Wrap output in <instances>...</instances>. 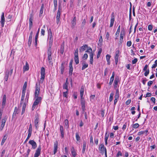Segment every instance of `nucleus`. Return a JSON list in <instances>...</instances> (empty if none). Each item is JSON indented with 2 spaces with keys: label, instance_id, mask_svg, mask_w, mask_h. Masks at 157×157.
Listing matches in <instances>:
<instances>
[{
  "label": "nucleus",
  "instance_id": "nucleus-52",
  "mask_svg": "<svg viewBox=\"0 0 157 157\" xmlns=\"http://www.w3.org/2000/svg\"><path fill=\"white\" fill-rule=\"evenodd\" d=\"M64 123L65 126L67 127V128L69 127V124L68 121L67 119H66L64 121Z\"/></svg>",
  "mask_w": 157,
  "mask_h": 157
},
{
  "label": "nucleus",
  "instance_id": "nucleus-40",
  "mask_svg": "<svg viewBox=\"0 0 157 157\" xmlns=\"http://www.w3.org/2000/svg\"><path fill=\"white\" fill-rule=\"evenodd\" d=\"M125 35V33L124 31H121L120 33V38L123 39L124 36Z\"/></svg>",
  "mask_w": 157,
  "mask_h": 157
},
{
  "label": "nucleus",
  "instance_id": "nucleus-27",
  "mask_svg": "<svg viewBox=\"0 0 157 157\" xmlns=\"http://www.w3.org/2000/svg\"><path fill=\"white\" fill-rule=\"evenodd\" d=\"M71 151L72 155L74 157H75L76 154V152L74 148V147H72L71 149Z\"/></svg>",
  "mask_w": 157,
  "mask_h": 157
},
{
  "label": "nucleus",
  "instance_id": "nucleus-35",
  "mask_svg": "<svg viewBox=\"0 0 157 157\" xmlns=\"http://www.w3.org/2000/svg\"><path fill=\"white\" fill-rule=\"evenodd\" d=\"M73 71V67H69V74L70 75H71Z\"/></svg>",
  "mask_w": 157,
  "mask_h": 157
},
{
  "label": "nucleus",
  "instance_id": "nucleus-57",
  "mask_svg": "<svg viewBox=\"0 0 157 157\" xmlns=\"http://www.w3.org/2000/svg\"><path fill=\"white\" fill-rule=\"evenodd\" d=\"M146 71L144 73V75L145 76H147V75L149 74V69H147L146 71Z\"/></svg>",
  "mask_w": 157,
  "mask_h": 157
},
{
  "label": "nucleus",
  "instance_id": "nucleus-22",
  "mask_svg": "<svg viewBox=\"0 0 157 157\" xmlns=\"http://www.w3.org/2000/svg\"><path fill=\"white\" fill-rule=\"evenodd\" d=\"M88 47V46L86 44H84L82 47H81L79 49V51L81 52H83L84 51L86 48Z\"/></svg>",
  "mask_w": 157,
  "mask_h": 157
},
{
  "label": "nucleus",
  "instance_id": "nucleus-4",
  "mask_svg": "<svg viewBox=\"0 0 157 157\" xmlns=\"http://www.w3.org/2000/svg\"><path fill=\"white\" fill-rule=\"evenodd\" d=\"M61 8L60 6V5L59 4L58 9V11L56 15V23L57 24H58L59 22L60 21V15L61 14Z\"/></svg>",
  "mask_w": 157,
  "mask_h": 157
},
{
  "label": "nucleus",
  "instance_id": "nucleus-38",
  "mask_svg": "<svg viewBox=\"0 0 157 157\" xmlns=\"http://www.w3.org/2000/svg\"><path fill=\"white\" fill-rule=\"evenodd\" d=\"M30 15L31 16V17H30V18L29 19V25H33V19L32 18V15L31 14Z\"/></svg>",
  "mask_w": 157,
  "mask_h": 157
},
{
  "label": "nucleus",
  "instance_id": "nucleus-46",
  "mask_svg": "<svg viewBox=\"0 0 157 157\" xmlns=\"http://www.w3.org/2000/svg\"><path fill=\"white\" fill-rule=\"evenodd\" d=\"M119 90L117 89L116 90V95L115 97L119 98Z\"/></svg>",
  "mask_w": 157,
  "mask_h": 157
},
{
  "label": "nucleus",
  "instance_id": "nucleus-29",
  "mask_svg": "<svg viewBox=\"0 0 157 157\" xmlns=\"http://www.w3.org/2000/svg\"><path fill=\"white\" fill-rule=\"evenodd\" d=\"M86 143L84 141L83 142V146L82 150V152L83 153H84L86 148Z\"/></svg>",
  "mask_w": 157,
  "mask_h": 157
},
{
  "label": "nucleus",
  "instance_id": "nucleus-1",
  "mask_svg": "<svg viewBox=\"0 0 157 157\" xmlns=\"http://www.w3.org/2000/svg\"><path fill=\"white\" fill-rule=\"evenodd\" d=\"M35 100L33 104L32 109L33 110L36 107V106L38 105L40 103H41L42 100V98L41 97H34Z\"/></svg>",
  "mask_w": 157,
  "mask_h": 157
},
{
  "label": "nucleus",
  "instance_id": "nucleus-54",
  "mask_svg": "<svg viewBox=\"0 0 157 157\" xmlns=\"http://www.w3.org/2000/svg\"><path fill=\"white\" fill-rule=\"evenodd\" d=\"M122 153L120 151H119L118 152L117 155L116 157H119L120 156H121L122 155Z\"/></svg>",
  "mask_w": 157,
  "mask_h": 157
},
{
  "label": "nucleus",
  "instance_id": "nucleus-15",
  "mask_svg": "<svg viewBox=\"0 0 157 157\" xmlns=\"http://www.w3.org/2000/svg\"><path fill=\"white\" fill-rule=\"evenodd\" d=\"M82 70H83L85 68L87 67H88V65L86 63V62L84 61H83L82 62Z\"/></svg>",
  "mask_w": 157,
  "mask_h": 157
},
{
  "label": "nucleus",
  "instance_id": "nucleus-14",
  "mask_svg": "<svg viewBox=\"0 0 157 157\" xmlns=\"http://www.w3.org/2000/svg\"><path fill=\"white\" fill-rule=\"evenodd\" d=\"M76 17H75L71 21V27L73 29L75 25L76 24Z\"/></svg>",
  "mask_w": 157,
  "mask_h": 157
},
{
  "label": "nucleus",
  "instance_id": "nucleus-51",
  "mask_svg": "<svg viewBox=\"0 0 157 157\" xmlns=\"http://www.w3.org/2000/svg\"><path fill=\"white\" fill-rule=\"evenodd\" d=\"M25 95L22 94L21 98V101L20 105H21V104H22L23 103L24 100L25 98Z\"/></svg>",
  "mask_w": 157,
  "mask_h": 157
},
{
  "label": "nucleus",
  "instance_id": "nucleus-9",
  "mask_svg": "<svg viewBox=\"0 0 157 157\" xmlns=\"http://www.w3.org/2000/svg\"><path fill=\"white\" fill-rule=\"evenodd\" d=\"M5 18L4 17V12H2V14L1 16V19L0 21V22L1 25V27L3 28L5 22Z\"/></svg>",
  "mask_w": 157,
  "mask_h": 157
},
{
  "label": "nucleus",
  "instance_id": "nucleus-18",
  "mask_svg": "<svg viewBox=\"0 0 157 157\" xmlns=\"http://www.w3.org/2000/svg\"><path fill=\"white\" fill-rule=\"evenodd\" d=\"M6 121V118L2 119V124L0 127L1 130H2L3 129Z\"/></svg>",
  "mask_w": 157,
  "mask_h": 157
},
{
  "label": "nucleus",
  "instance_id": "nucleus-50",
  "mask_svg": "<svg viewBox=\"0 0 157 157\" xmlns=\"http://www.w3.org/2000/svg\"><path fill=\"white\" fill-rule=\"evenodd\" d=\"M74 59H75V62L76 64H78V63H79L78 57H76V58L75 57Z\"/></svg>",
  "mask_w": 157,
  "mask_h": 157
},
{
  "label": "nucleus",
  "instance_id": "nucleus-21",
  "mask_svg": "<svg viewBox=\"0 0 157 157\" xmlns=\"http://www.w3.org/2000/svg\"><path fill=\"white\" fill-rule=\"evenodd\" d=\"M148 132V130H146L144 131H141L139 132L138 133V135H141L142 134H145L146 136L147 135V133Z\"/></svg>",
  "mask_w": 157,
  "mask_h": 157
},
{
  "label": "nucleus",
  "instance_id": "nucleus-48",
  "mask_svg": "<svg viewBox=\"0 0 157 157\" xmlns=\"http://www.w3.org/2000/svg\"><path fill=\"white\" fill-rule=\"evenodd\" d=\"M88 57V55L86 53L85 54L82 56V58L83 60H86Z\"/></svg>",
  "mask_w": 157,
  "mask_h": 157
},
{
  "label": "nucleus",
  "instance_id": "nucleus-20",
  "mask_svg": "<svg viewBox=\"0 0 157 157\" xmlns=\"http://www.w3.org/2000/svg\"><path fill=\"white\" fill-rule=\"evenodd\" d=\"M60 131L61 134V137L63 138L64 137V133L63 132V126L60 125Z\"/></svg>",
  "mask_w": 157,
  "mask_h": 157
},
{
  "label": "nucleus",
  "instance_id": "nucleus-60",
  "mask_svg": "<svg viewBox=\"0 0 157 157\" xmlns=\"http://www.w3.org/2000/svg\"><path fill=\"white\" fill-rule=\"evenodd\" d=\"M86 20L85 19H84L82 20V27H83L86 23Z\"/></svg>",
  "mask_w": 157,
  "mask_h": 157
},
{
  "label": "nucleus",
  "instance_id": "nucleus-19",
  "mask_svg": "<svg viewBox=\"0 0 157 157\" xmlns=\"http://www.w3.org/2000/svg\"><path fill=\"white\" fill-rule=\"evenodd\" d=\"M84 92V87L83 86H81L80 90V96L81 98H83V95Z\"/></svg>",
  "mask_w": 157,
  "mask_h": 157
},
{
  "label": "nucleus",
  "instance_id": "nucleus-17",
  "mask_svg": "<svg viewBox=\"0 0 157 157\" xmlns=\"http://www.w3.org/2000/svg\"><path fill=\"white\" fill-rule=\"evenodd\" d=\"M29 66L28 63L26 62L25 65L24 66L23 68V70L24 72L27 71L29 70Z\"/></svg>",
  "mask_w": 157,
  "mask_h": 157
},
{
  "label": "nucleus",
  "instance_id": "nucleus-16",
  "mask_svg": "<svg viewBox=\"0 0 157 157\" xmlns=\"http://www.w3.org/2000/svg\"><path fill=\"white\" fill-rule=\"evenodd\" d=\"M6 97L5 95H4L3 98L2 102V108L3 109L6 105Z\"/></svg>",
  "mask_w": 157,
  "mask_h": 157
},
{
  "label": "nucleus",
  "instance_id": "nucleus-30",
  "mask_svg": "<svg viewBox=\"0 0 157 157\" xmlns=\"http://www.w3.org/2000/svg\"><path fill=\"white\" fill-rule=\"evenodd\" d=\"M32 126L31 124L29 125V129L28 130V134H32Z\"/></svg>",
  "mask_w": 157,
  "mask_h": 157
},
{
  "label": "nucleus",
  "instance_id": "nucleus-63",
  "mask_svg": "<svg viewBox=\"0 0 157 157\" xmlns=\"http://www.w3.org/2000/svg\"><path fill=\"white\" fill-rule=\"evenodd\" d=\"M137 61V58H135L134 60L132 61V63L133 64H135L136 63Z\"/></svg>",
  "mask_w": 157,
  "mask_h": 157
},
{
  "label": "nucleus",
  "instance_id": "nucleus-24",
  "mask_svg": "<svg viewBox=\"0 0 157 157\" xmlns=\"http://www.w3.org/2000/svg\"><path fill=\"white\" fill-rule=\"evenodd\" d=\"M93 56H94V53H91V54H90V63L91 64H93Z\"/></svg>",
  "mask_w": 157,
  "mask_h": 157
},
{
  "label": "nucleus",
  "instance_id": "nucleus-34",
  "mask_svg": "<svg viewBox=\"0 0 157 157\" xmlns=\"http://www.w3.org/2000/svg\"><path fill=\"white\" fill-rule=\"evenodd\" d=\"M119 81V77H116L114 81V84L117 85Z\"/></svg>",
  "mask_w": 157,
  "mask_h": 157
},
{
  "label": "nucleus",
  "instance_id": "nucleus-55",
  "mask_svg": "<svg viewBox=\"0 0 157 157\" xmlns=\"http://www.w3.org/2000/svg\"><path fill=\"white\" fill-rule=\"evenodd\" d=\"M120 25L118 28L117 31L116 33V35L119 34L120 32Z\"/></svg>",
  "mask_w": 157,
  "mask_h": 157
},
{
  "label": "nucleus",
  "instance_id": "nucleus-41",
  "mask_svg": "<svg viewBox=\"0 0 157 157\" xmlns=\"http://www.w3.org/2000/svg\"><path fill=\"white\" fill-rule=\"evenodd\" d=\"M48 36H52V33L51 29H49L48 30Z\"/></svg>",
  "mask_w": 157,
  "mask_h": 157
},
{
  "label": "nucleus",
  "instance_id": "nucleus-26",
  "mask_svg": "<svg viewBox=\"0 0 157 157\" xmlns=\"http://www.w3.org/2000/svg\"><path fill=\"white\" fill-rule=\"evenodd\" d=\"M10 74L9 71H7L5 73V76L4 77V79L6 81H7L8 80L9 75Z\"/></svg>",
  "mask_w": 157,
  "mask_h": 157
},
{
  "label": "nucleus",
  "instance_id": "nucleus-5",
  "mask_svg": "<svg viewBox=\"0 0 157 157\" xmlns=\"http://www.w3.org/2000/svg\"><path fill=\"white\" fill-rule=\"evenodd\" d=\"M40 85L36 84L35 91V97H39L38 96L40 92Z\"/></svg>",
  "mask_w": 157,
  "mask_h": 157
},
{
  "label": "nucleus",
  "instance_id": "nucleus-37",
  "mask_svg": "<svg viewBox=\"0 0 157 157\" xmlns=\"http://www.w3.org/2000/svg\"><path fill=\"white\" fill-rule=\"evenodd\" d=\"M101 52H102V49H101V48H100L99 50V51L98 53L97 56V58L98 59L99 57Z\"/></svg>",
  "mask_w": 157,
  "mask_h": 157
},
{
  "label": "nucleus",
  "instance_id": "nucleus-47",
  "mask_svg": "<svg viewBox=\"0 0 157 157\" xmlns=\"http://www.w3.org/2000/svg\"><path fill=\"white\" fill-rule=\"evenodd\" d=\"M76 138L77 141H78L80 140V137L79 136V134L78 132L76 133Z\"/></svg>",
  "mask_w": 157,
  "mask_h": 157
},
{
  "label": "nucleus",
  "instance_id": "nucleus-32",
  "mask_svg": "<svg viewBox=\"0 0 157 157\" xmlns=\"http://www.w3.org/2000/svg\"><path fill=\"white\" fill-rule=\"evenodd\" d=\"M60 51V52L62 54H63L64 51V44H62L61 45Z\"/></svg>",
  "mask_w": 157,
  "mask_h": 157
},
{
  "label": "nucleus",
  "instance_id": "nucleus-10",
  "mask_svg": "<svg viewBox=\"0 0 157 157\" xmlns=\"http://www.w3.org/2000/svg\"><path fill=\"white\" fill-rule=\"evenodd\" d=\"M41 150V146H39L36 151V152L34 155L35 157H38L40 155V154Z\"/></svg>",
  "mask_w": 157,
  "mask_h": 157
},
{
  "label": "nucleus",
  "instance_id": "nucleus-42",
  "mask_svg": "<svg viewBox=\"0 0 157 157\" xmlns=\"http://www.w3.org/2000/svg\"><path fill=\"white\" fill-rule=\"evenodd\" d=\"M68 91H66L65 92H63V97L66 98H67V94H68Z\"/></svg>",
  "mask_w": 157,
  "mask_h": 157
},
{
  "label": "nucleus",
  "instance_id": "nucleus-45",
  "mask_svg": "<svg viewBox=\"0 0 157 157\" xmlns=\"http://www.w3.org/2000/svg\"><path fill=\"white\" fill-rule=\"evenodd\" d=\"M6 139V137L5 136H4L2 139V142L1 143V145H2L3 144Z\"/></svg>",
  "mask_w": 157,
  "mask_h": 157
},
{
  "label": "nucleus",
  "instance_id": "nucleus-44",
  "mask_svg": "<svg viewBox=\"0 0 157 157\" xmlns=\"http://www.w3.org/2000/svg\"><path fill=\"white\" fill-rule=\"evenodd\" d=\"M105 147H104V145L103 144H101L100 145L99 147V150H101L102 151H103V150L102 149H104Z\"/></svg>",
  "mask_w": 157,
  "mask_h": 157
},
{
  "label": "nucleus",
  "instance_id": "nucleus-43",
  "mask_svg": "<svg viewBox=\"0 0 157 157\" xmlns=\"http://www.w3.org/2000/svg\"><path fill=\"white\" fill-rule=\"evenodd\" d=\"M32 38L29 37L28 41V45L30 47L32 43Z\"/></svg>",
  "mask_w": 157,
  "mask_h": 157
},
{
  "label": "nucleus",
  "instance_id": "nucleus-6",
  "mask_svg": "<svg viewBox=\"0 0 157 157\" xmlns=\"http://www.w3.org/2000/svg\"><path fill=\"white\" fill-rule=\"evenodd\" d=\"M81 104L83 112H85V101L83 98H81Z\"/></svg>",
  "mask_w": 157,
  "mask_h": 157
},
{
  "label": "nucleus",
  "instance_id": "nucleus-36",
  "mask_svg": "<svg viewBox=\"0 0 157 157\" xmlns=\"http://www.w3.org/2000/svg\"><path fill=\"white\" fill-rule=\"evenodd\" d=\"M113 95H114L113 93V92L111 93L110 94V97H109V101L111 102L112 101Z\"/></svg>",
  "mask_w": 157,
  "mask_h": 157
},
{
  "label": "nucleus",
  "instance_id": "nucleus-61",
  "mask_svg": "<svg viewBox=\"0 0 157 157\" xmlns=\"http://www.w3.org/2000/svg\"><path fill=\"white\" fill-rule=\"evenodd\" d=\"M152 28H153V27H152V25H148V30H149L150 31L152 30Z\"/></svg>",
  "mask_w": 157,
  "mask_h": 157
},
{
  "label": "nucleus",
  "instance_id": "nucleus-53",
  "mask_svg": "<svg viewBox=\"0 0 157 157\" xmlns=\"http://www.w3.org/2000/svg\"><path fill=\"white\" fill-rule=\"evenodd\" d=\"M157 66V59L156 60L155 62V64H153V65L152 66V68H155Z\"/></svg>",
  "mask_w": 157,
  "mask_h": 157
},
{
  "label": "nucleus",
  "instance_id": "nucleus-13",
  "mask_svg": "<svg viewBox=\"0 0 157 157\" xmlns=\"http://www.w3.org/2000/svg\"><path fill=\"white\" fill-rule=\"evenodd\" d=\"M58 143L56 141L54 144V151L53 153L54 154H55L57 151V150L58 148Z\"/></svg>",
  "mask_w": 157,
  "mask_h": 157
},
{
  "label": "nucleus",
  "instance_id": "nucleus-7",
  "mask_svg": "<svg viewBox=\"0 0 157 157\" xmlns=\"http://www.w3.org/2000/svg\"><path fill=\"white\" fill-rule=\"evenodd\" d=\"M39 122V118L38 114L35 115V119L34 120V125L36 129H38V124Z\"/></svg>",
  "mask_w": 157,
  "mask_h": 157
},
{
  "label": "nucleus",
  "instance_id": "nucleus-39",
  "mask_svg": "<svg viewBox=\"0 0 157 157\" xmlns=\"http://www.w3.org/2000/svg\"><path fill=\"white\" fill-rule=\"evenodd\" d=\"M86 52L91 54V53H94L92 52V50L91 48L89 47L88 49L86 51Z\"/></svg>",
  "mask_w": 157,
  "mask_h": 157
},
{
  "label": "nucleus",
  "instance_id": "nucleus-11",
  "mask_svg": "<svg viewBox=\"0 0 157 157\" xmlns=\"http://www.w3.org/2000/svg\"><path fill=\"white\" fill-rule=\"evenodd\" d=\"M115 20L114 14L113 12L111 15V18L110 19V27H112L113 26L114 21Z\"/></svg>",
  "mask_w": 157,
  "mask_h": 157
},
{
  "label": "nucleus",
  "instance_id": "nucleus-23",
  "mask_svg": "<svg viewBox=\"0 0 157 157\" xmlns=\"http://www.w3.org/2000/svg\"><path fill=\"white\" fill-rule=\"evenodd\" d=\"M64 63L63 62H62L61 64V66L60 67V73L62 74H63L65 68V67L64 66Z\"/></svg>",
  "mask_w": 157,
  "mask_h": 157
},
{
  "label": "nucleus",
  "instance_id": "nucleus-33",
  "mask_svg": "<svg viewBox=\"0 0 157 157\" xmlns=\"http://www.w3.org/2000/svg\"><path fill=\"white\" fill-rule=\"evenodd\" d=\"M119 55H117L116 54L115 55V62L116 64H117L118 62V58L119 57Z\"/></svg>",
  "mask_w": 157,
  "mask_h": 157
},
{
  "label": "nucleus",
  "instance_id": "nucleus-64",
  "mask_svg": "<svg viewBox=\"0 0 157 157\" xmlns=\"http://www.w3.org/2000/svg\"><path fill=\"white\" fill-rule=\"evenodd\" d=\"M132 44V42L130 41H128L127 43V45L128 47H130Z\"/></svg>",
  "mask_w": 157,
  "mask_h": 157
},
{
  "label": "nucleus",
  "instance_id": "nucleus-2",
  "mask_svg": "<svg viewBox=\"0 0 157 157\" xmlns=\"http://www.w3.org/2000/svg\"><path fill=\"white\" fill-rule=\"evenodd\" d=\"M51 49H48V62L50 65H53L52 59V55Z\"/></svg>",
  "mask_w": 157,
  "mask_h": 157
},
{
  "label": "nucleus",
  "instance_id": "nucleus-59",
  "mask_svg": "<svg viewBox=\"0 0 157 157\" xmlns=\"http://www.w3.org/2000/svg\"><path fill=\"white\" fill-rule=\"evenodd\" d=\"M111 56L107 54L106 55V58L107 61H109L110 58Z\"/></svg>",
  "mask_w": 157,
  "mask_h": 157
},
{
  "label": "nucleus",
  "instance_id": "nucleus-3",
  "mask_svg": "<svg viewBox=\"0 0 157 157\" xmlns=\"http://www.w3.org/2000/svg\"><path fill=\"white\" fill-rule=\"evenodd\" d=\"M45 69L44 67H42L41 68V78L39 82L40 83H42L44 80L45 76Z\"/></svg>",
  "mask_w": 157,
  "mask_h": 157
},
{
  "label": "nucleus",
  "instance_id": "nucleus-28",
  "mask_svg": "<svg viewBox=\"0 0 157 157\" xmlns=\"http://www.w3.org/2000/svg\"><path fill=\"white\" fill-rule=\"evenodd\" d=\"M26 102H25L24 103H23V104L22 106V111L21 112V114H23L25 112V109L26 107Z\"/></svg>",
  "mask_w": 157,
  "mask_h": 157
},
{
  "label": "nucleus",
  "instance_id": "nucleus-8",
  "mask_svg": "<svg viewBox=\"0 0 157 157\" xmlns=\"http://www.w3.org/2000/svg\"><path fill=\"white\" fill-rule=\"evenodd\" d=\"M48 42L49 48L48 49H51L53 39L52 36H48Z\"/></svg>",
  "mask_w": 157,
  "mask_h": 157
},
{
  "label": "nucleus",
  "instance_id": "nucleus-31",
  "mask_svg": "<svg viewBox=\"0 0 157 157\" xmlns=\"http://www.w3.org/2000/svg\"><path fill=\"white\" fill-rule=\"evenodd\" d=\"M19 111L18 110V109L17 107L15 108L13 114V116H15L17 114L19 113Z\"/></svg>",
  "mask_w": 157,
  "mask_h": 157
},
{
  "label": "nucleus",
  "instance_id": "nucleus-62",
  "mask_svg": "<svg viewBox=\"0 0 157 157\" xmlns=\"http://www.w3.org/2000/svg\"><path fill=\"white\" fill-rule=\"evenodd\" d=\"M54 11H55L57 9V3H54Z\"/></svg>",
  "mask_w": 157,
  "mask_h": 157
},
{
  "label": "nucleus",
  "instance_id": "nucleus-25",
  "mask_svg": "<svg viewBox=\"0 0 157 157\" xmlns=\"http://www.w3.org/2000/svg\"><path fill=\"white\" fill-rule=\"evenodd\" d=\"M114 75H115V74H114V72H113L112 76L110 78V82H109V85H111L112 84V83L113 82V81L114 80Z\"/></svg>",
  "mask_w": 157,
  "mask_h": 157
},
{
  "label": "nucleus",
  "instance_id": "nucleus-12",
  "mask_svg": "<svg viewBox=\"0 0 157 157\" xmlns=\"http://www.w3.org/2000/svg\"><path fill=\"white\" fill-rule=\"evenodd\" d=\"M29 143L32 145L33 149H35L37 147L36 143L33 140H30L29 141Z\"/></svg>",
  "mask_w": 157,
  "mask_h": 157
},
{
  "label": "nucleus",
  "instance_id": "nucleus-58",
  "mask_svg": "<svg viewBox=\"0 0 157 157\" xmlns=\"http://www.w3.org/2000/svg\"><path fill=\"white\" fill-rule=\"evenodd\" d=\"M31 134H28L27 137L26 139L25 140V143H26L28 141V140L29 139V138L31 137Z\"/></svg>",
  "mask_w": 157,
  "mask_h": 157
},
{
  "label": "nucleus",
  "instance_id": "nucleus-56",
  "mask_svg": "<svg viewBox=\"0 0 157 157\" xmlns=\"http://www.w3.org/2000/svg\"><path fill=\"white\" fill-rule=\"evenodd\" d=\"M63 89H65L67 90V91H68V86L63 84Z\"/></svg>",
  "mask_w": 157,
  "mask_h": 157
},
{
  "label": "nucleus",
  "instance_id": "nucleus-49",
  "mask_svg": "<svg viewBox=\"0 0 157 157\" xmlns=\"http://www.w3.org/2000/svg\"><path fill=\"white\" fill-rule=\"evenodd\" d=\"M139 126V125L138 123L132 125V127L133 128H138Z\"/></svg>",
  "mask_w": 157,
  "mask_h": 157
}]
</instances>
